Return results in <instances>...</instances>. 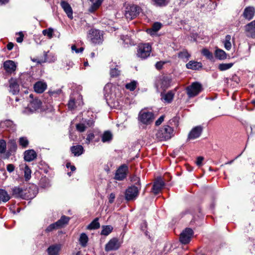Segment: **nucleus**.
<instances>
[{
    "instance_id": "6",
    "label": "nucleus",
    "mask_w": 255,
    "mask_h": 255,
    "mask_svg": "<svg viewBox=\"0 0 255 255\" xmlns=\"http://www.w3.org/2000/svg\"><path fill=\"white\" fill-rule=\"evenodd\" d=\"M154 119V115L152 112L141 111L138 114V120L142 124L150 125L153 122Z\"/></svg>"
},
{
    "instance_id": "53",
    "label": "nucleus",
    "mask_w": 255,
    "mask_h": 255,
    "mask_svg": "<svg viewBox=\"0 0 255 255\" xmlns=\"http://www.w3.org/2000/svg\"><path fill=\"white\" fill-rule=\"evenodd\" d=\"M95 138V135L93 133L90 132L87 134V137L85 140V143L87 144H89Z\"/></svg>"
},
{
    "instance_id": "13",
    "label": "nucleus",
    "mask_w": 255,
    "mask_h": 255,
    "mask_svg": "<svg viewBox=\"0 0 255 255\" xmlns=\"http://www.w3.org/2000/svg\"><path fill=\"white\" fill-rule=\"evenodd\" d=\"M203 128L201 126H196L193 128L188 135L187 140L196 139L200 136Z\"/></svg>"
},
{
    "instance_id": "34",
    "label": "nucleus",
    "mask_w": 255,
    "mask_h": 255,
    "mask_svg": "<svg viewBox=\"0 0 255 255\" xmlns=\"http://www.w3.org/2000/svg\"><path fill=\"white\" fill-rule=\"evenodd\" d=\"M70 220V218L65 215L62 216L59 220L56 222L59 228L67 225Z\"/></svg>"
},
{
    "instance_id": "31",
    "label": "nucleus",
    "mask_w": 255,
    "mask_h": 255,
    "mask_svg": "<svg viewBox=\"0 0 255 255\" xmlns=\"http://www.w3.org/2000/svg\"><path fill=\"white\" fill-rule=\"evenodd\" d=\"M101 138L103 142H109L112 140L113 134L109 130L105 131L101 135Z\"/></svg>"
},
{
    "instance_id": "35",
    "label": "nucleus",
    "mask_w": 255,
    "mask_h": 255,
    "mask_svg": "<svg viewBox=\"0 0 255 255\" xmlns=\"http://www.w3.org/2000/svg\"><path fill=\"white\" fill-rule=\"evenodd\" d=\"M216 58L219 60H224L227 58L226 53L222 49H217L215 52Z\"/></svg>"
},
{
    "instance_id": "14",
    "label": "nucleus",
    "mask_w": 255,
    "mask_h": 255,
    "mask_svg": "<svg viewBox=\"0 0 255 255\" xmlns=\"http://www.w3.org/2000/svg\"><path fill=\"white\" fill-rule=\"evenodd\" d=\"M0 128L4 130L11 132H14L16 129V125L14 124L13 121L9 120L0 122Z\"/></svg>"
},
{
    "instance_id": "32",
    "label": "nucleus",
    "mask_w": 255,
    "mask_h": 255,
    "mask_svg": "<svg viewBox=\"0 0 255 255\" xmlns=\"http://www.w3.org/2000/svg\"><path fill=\"white\" fill-rule=\"evenodd\" d=\"M10 199V196L7 191L3 189H0V204L2 202L6 203Z\"/></svg>"
},
{
    "instance_id": "1",
    "label": "nucleus",
    "mask_w": 255,
    "mask_h": 255,
    "mask_svg": "<svg viewBox=\"0 0 255 255\" xmlns=\"http://www.w3.org/2000/svg\"><path fill=\"white\" fill-rule=\"evenodd\" d=\"M174 135L173 128L168 125H164L160 128L155 133L156 139L158 141H164L170 139Z\"/></svg>"
},
{
    "instance_id": "7",
    "label": "nucleus",
    "mask_w": 255,
    "mask_h": 255,
    "mask_svg": "<svg viewBox=\"0 0 255 255\" xmlns=\"http://www.w3.org/2000/svg\"><path fill=\"white\" fill-rule=\"evenodd\" d=\"M151 52V45L149 43H144L138 46L137 56L141 59H145L150 56Z\"/></svg>"
},
{
    "instance_id": "4",
    "label": "nucleus",
    "mask_w": 255,
    "mask_h": 255,
    "mask_svg": "<svg viewBox=\"0 0 255 255\" xmlns=\"http://www.w3.org/2000/svg\"><path fill=\"white\" fill-rule=\"evenodd\" d=\"M141 189L140 186H136L135 185H132L128 186L125 191V198L127 201L135 200L139 195Z\"/></svg>"
},
{
    "instance_id": "60",
    "label": "nucleus",
    "mask_w": 255,
    "mask_h": 255,
    "mask_svg": "<svg viewBox=\"0 0 255 255\" xmlns=\"http://www.w3.org/2000/svg\"><path fill=\"white\" fill-rule=\"evenodd\" d=\"M8 143L10 144L11 148L15 149L17 147L16 141L14 139H10L8 141Z\"/></svg>"
},
{
    "instance_id": "20",
    "label": "nucleus",
    "mask_w": 255,
    "mask_h": 255,
    "mask_svg": "<svg viewBox=\"0 0 255 255\" xmlns=\"http://www.w3.org/2000/svg\"><path fill=\"white\" fill-rule=\"evenodd\" d=\"M165 185L164 181L161 179H159L154 182L152 187V191L155 195H157L163 188Z\"/></svg>"
},
{
    "instance_id": "47",
    "label": "nucleus",
    "mask_w": 255,
    "mask_h": 255,
    "mask_svg": "<svg viewBox=\"0 0 255 255\" xmlns=\"http://www.w3.org/2000/svg\"><path fill=\"white\" fill-rule=\"evenodd\" d=\"M58 229H59V228L55 222L49 225L45 229V232L48 233Z\"/></svg>"
},
{
    "instance_id": "44",
    "label": "nucleus",
    "mask_w": 255,
    "mask_h": 255,
    "mask_svg": "<svg viewBox=\"0 0 255 255\" xmlns=\"http://www.w3.org/2000/svg\"><path fill=\"white\" fill-rule=\"evenodd\" d=\"M233 63L220 64L218 68L221 71H225L230 69L233 66Z\"/></svg>"
},
{
    "instance_id": "15",
    "label": "nucleus",
    "mask_w": 255,
    "mask_h": 255,
    "mask_svg": "<svg viewBox=\"0 0 255 255\" xmlns=\"http://www.w3.org/2000/svg\"><path fill=\"white\" fill-rule=\"evenodd\" d=\"M9 91L13 95H16L19 92V85L16 79L11 78L9 80Z\"/></svg>"
},
{
    "instance_id": "11",
    "label": "nucleus",
    "mask_w": 255,
    "mask_h": 255,
    "mask_svg": "<svg viewBox=\"0 0 255 255\" xmlns=\"http://www.w3.org/2000/svg\"><path fill=\"white\" fill-rule=\"evenodd\" d=\"M128 167L126 164H122L116 170L114 179L118 181L124 180L127 176Z\"/></svg>"
},
{
    "instance_id": "54",
    "label": "nucleus",
    "mask_w": 255,
    "mask_h": 255,
    "mask_svg": "<svg viewBox=\"0 0 255 255\" xmlns=\"http://www.w3.org/2000/svg\"><path fill=\"white\" fill-rule=\"evenodd\" d=\"M76 129L80 132L84 131L87 128L84 123H79L76 126Z\"/></svg>"
},
{
    "instance_id": "29",
    "label": "nucleus",
    "mask_w": 255,
    "mask_h": 255,
    "mask_svg": "<svg viewBox=\"0 0 255 255\" xmlns=\"http://www.w3.org/2000/svg\"><path fill=\"white\" fill-rule=\"evenodd\" d=\"M186 67L187 69L197 70L202 67V64L195 61H190L186 64Z\"/></svg>"
},
{
    "instance_id": "28",
    "label": "nucleus",
    "mask_w": 255,
    "mask_h": 255,
    "mask_svg": "<svg viewBox=\"0 0 255 255\" xmlns=\"http://www.w3.org/2000/svg\"><path fill=\"white\" fill-rule=\"evenodd\" d=\"M161 26L162 24L160 22H155L153 24L151 28H149L146 30V32L150 35H154L158 30H160L161 28Z\"/></svg>"
},
{
    "instance_id": "23",
    "label": "nucleus",
    "mask_w": 255,
    "mask_h": 255,
    "mask_svg": "<svg viewBox=\"0 0 255 255\" xmlns=\"http://www.w3.org/2000/svg\"><path fill=\"white\" fill-rule=\"evenodd\" d=\"M91 3V6L88 9V11L93 13L96 11L102 5L104 0H89Z\"/></svg>"
},
{
    "instance_id": "43",
    "label": "nucleus",
    "mask_w": 255,
    "mask_h": 255,
    "mask_svg": "<svg viewBox=\"0 0 255 255\" xmlns=\"http://www.w3.org/2000/svg\"><path fill=\"white\" fill-rule=\"evenodd\" d=\"M178 57L185 61H187L190 57V54L186 50H183L179 52Z\"/></svg>"
},
{
    "instance_id": "25",
    "label": "nucleus",
    "mask_w": 255,
    "mask_h": 255,
    "mask_svg": "<svg viewBox=\"0 0 255 255\" xmlns=\"http://www.w3.org/2000/svg\"><path fill=\"white\" fill-rule=\"evenodd\" d=\"M3 67L5 70L9 73H12L16 70V65L11 60H7L4 62Z\"/></svg>"
},
{
    "instance_id": "9",
    "label": "nucleus",
    "mask_w": 255,
    "mask_h": 255,
    "mask_svg": "<svg viewBox=\"0 0 255 255\" xmlns=\"http://www.w3.org/2000/svg\"><path fill=\"white\" fill-rule=\"evenodd\" d=\"M122 243L118 238H113L106 244L105 250L107 252L117 251L120 249Z\"/></svg>"
},
{
    "instance_id": "33",
    "label": "nucleus",
    "mask_w": 255,
    "mask_h": 255,
    "mask_svg": "<svg viewBox=\"0 0 255 255\" xmlns=\"http://www.w3.org/2000/svg\"><path fill=\"white\" fill-rule=\"evenodd\" d=\"M174 93L172 91H169L165 94H161V99L164 100L165 102L170 103H171L174 97Z\"/></svg>"
},
{
    "instance_id": "49",
    "label": "nucleus",
    "mask_w": 255,
    "mask_h": 255,
    "mask_svg": "<svg viewBox=\"0 0 255 255\" xmlns=\"http://www.w3.org/2000/svg\"><path fill=\"white\" fill-rule=\"evenodd\" d=\"M202 54L209 60H212L213 59L212 53L206 48H204L202 50Z\"/></svg>"
},
{
    "instance_id": "39",
    "label": "nucleus",
    "mask_w": 255,
    "mask_h": 255,
    "mask_svg": "<svg viewBox=\"0 0 255 255\" xmlns=\"http://www.w3.org/2000/svg\"><path fill=\"white\" fill-rule=\"evenodd\" d=\"M231 36L230 35H227L225 39L223 41L224 47L227 50H230L232 48V43L231 42Z\"/></svg>"
},
{
    "instance_id": "50",
    "label": "nucleus",
    "mask_w": 255,
    "mask_h": 255,
    "mask_svg": "<svg viewBox=\"0 0 255 255\" xmlns=\"http://www.w3.org/2000/svg\"><path fill=\"white\" fill-rule=\"evenodd\" d=\"M53 29L49 28L48 29H44L42 31V33L44 36H47L49 38H51L53 36Z\"/></svg>"
},
{
    "instance_id": "17",
    "label": "nucleus",
    "mask_w": 255,
    "mask_h": 255,
    "mask_svg": "<svg viewBox=\"0 0 255 255\" xmlns=\"http://www.w3.org/2000/svg\"><path fill=\"white\" fill-rule=\"evenodd\" d=\"M245 28L248 37L255 38V20L247 24Z\"/></svg>"
},
{
    "instance_id": "42",
    "label": "nucleus",
    "mask_w": 255,
    "mask_h": 255,
    "mask_svg": "<svg viewBox=\"0 0 255 255\" xmlns=\"http://www.w3.org/2000/svg\"><path fill=\"white\" fill-rule=\"evenodd\" d=\"M24 176L25 181H28L31 177V170L27 165H25L24 168Z\"/></svg>"
},
{
    "instance_id": "51",
    "label": "nucleus",
    "mask_w": 255,
    "mask_h": 255,
    "mask_svg": "<svg viewBox=\"0 0 255 255\" xmlns=\"http://www.w3.org/2000/svg\"><path fill=\"white\" fill-rule=\"evenodd\" d=\"M19 144L23 147H26L29 143L28 140L25 137H21L19 139Z\"/></svg>"
},
{
    "instance_id": "2",
    "label": "nucleus",
    "mask_w": 255,
    "mask_h": 255,
    "mask_svg": "<svg viewBox=\"0 0 255 255\" xmlns=\"http://www.w3.org/2000/svg\"><path fill=\"white\" fill-rule=\"evenodd\" d=\"M113 89H115V87L111 84H107L104 89V96L109 106L111 107H118L119 106V102L116 99V96L115 94L111 93Z\"/></svg>"
},
{
    "instance_id": "61",
    "label": "nucleus",
    "mask_w": 255,
    "mask_h": 255,
    "mask_svg": "<svg viewBox=\"0 0 255 255\" xmlns=\"http://www.w3.org/2000/svg\"><path fill=\"white\" fill-rule=\"evenodd\" d=\"M164 116H160L155 122V125L156 126H159L164 121Z\"/></svg>"
},
{
    "instance_id": "45",
    "label": "nucleus",
    "mask_w": 255,
    "mask_h": 255,
    "mask_svg": "<svg viewBox=\"0 0 255 255\" xmlns=\"http://www.w3.org/2000/svg\"><path fill=\"white\" fill-rule=\"evenodd\" d=\"M136 86L137 82L133 80L128 83L126 84L125 87L126 89L129 90L131 91H133L136 89Z\"/></svg>"
},
{
    "instance_id": "48",
    "label": "nucleus",
    "mask_w": 255,
    "mask_h": 255,
    "mask_svg": "<svg viewBox=\"0 0 255 255\" xmlns=\"http://www.w3.org/2000/svg\"><path fill=\"white\" fill-rule=\"evenodd\" d=\"M130 181L133 183V185H135L136 186H141L140 179L139 177L136 175H133L130 177Z\"/></svg>"
},
{
    "instance_id": "22",
    "label": "nucleus",
    "mask_w": 255,
    "mask_h": 255,
    "mask_svg": "<svg viewBox=\"0 0 255 255\" xmlns=\"http://www.w3.org/2000/svg\"><path fill=\"white\" fill-rule=\"evenodd\" d=\"M255 13V8L252 6H248L244 9L243 15L245 19L250 20L253 18Z\"/></svg>"
},
{
    "instance_id": "26",
    "label": "nucleus",
    "mask_w": 255,
    "mask_h": 255,
    "mask_svg": "<svg viewBox=\"0 0 255 255\" xmlns=\"http://www.w3.org/2000/svg\"><path fill=\"white\" fill-rule=\"evenodd\" d=\"M34 91L37 93H42L47 88V84L43 81H38L34 85Z\"/></svg>"
},
{
    "instance_id": "10",
    "label": "nucleus",
    "mask_w": 255,
    "mask_h": 255,
    "mask_svg": "<svg viewBox=\"0 0 255 255\" xmlns=\"http://www.w3.org/2000/svg\"><path fill=\"white\" fill-rule=\"evenodd\" d=\"M89 37L91 39L92 42L95 44L101 43L103 39L101 31L95 29H92L89 31Z\"/></svg>"
},
{
    "instance_id": "56",
    "label": "nucleus",
    "mask_w": 255,
    "mask_h": 255,
    "mask_svg": "<svg viewBox=\"0 0 255 255\" xmlns=\"http://www.w3.org/2000/svg\"><path fill=\"white\" fill-rule=\"evenodd\" d=\"M166 63L165 61H160L156 63L155 66L156 69L159 70L163 67L164 64Z\"/></svg>"
},
{
    "instance_id": "38",
    "label": "nucleus",
    "mask_w": 255,
    "mask_h": 255,
    "mask_svg": "<svg viewBox=\"0 0 255 255\" xmlns=\"http://www.w3.org/2000/svg\"><path fill=\"white\" fill-rule=\"evenodd\" d=\"M79 241L81 246L83 247H86L88 242V237L87 235L84 233H82L80 235Z\"/></svg>"
},
{
    "instance_id": "55",
    "label": "nucleus",
    "mask_w": 255,
    "mask_h": 255,
    "mask_svg": "<svg viewBox=\"0 0 255 255\" xmlns=\"http://www.w3.org/2000/svg\"><path fill=\"white\" fill-rule=\"evenodd\" d=\"M68 108L70 110H73L76 107L75 101L74 98L70 97L69 102L68 103Z\"/></svg>"
},
{
    "instance_id": "16",
    "label": "nucleus",
    "mask_w": 255,
    "mask_h": 255,
    "mask_svg": "<svg viewBox=\"0 0 255 255\" xmlns=\"http://www.w3.org/2000/svg\"><path fill=\"white\" fill-rule=\"evenodd\" d=\"M62 248L60 244H55L50 245L47 249L48 255H59V252Z\"/></svg>"
},
{
    "instance_id": "19",
    "label": "nucleus",
    "mask_w": 255,
    "mask_h": 255,
    "mask_svg": "<svg viewBox=\"0 0 255 255\" xmlns=\"http://www.w3.org/2000/svg\"><path fill=\"white\" fill-rule=\"evenodd\" d=\"M170 84V79H168L166 77H163L162 78L160 79L156 86L157 88H160L163 90H165L169 87Z\"/></svg>"
},
{
    "instance_id": "36",
    "label": "nucleus",
    "mask_w": 255,
    "mask_h": 255,
    "mask_svg": "<svg viewBox=\"0 0 255 255\" xmlns=\"http://www.w3.org/2000/svg\"><path fill=\"white\" fill-rule=\"evenodd\" d=\"M100 224L99 222V218H96L87 227L88 230H96L100 228Z\"/></svg>"
},
{
    "instance_id": "12",
    "label": "nucleus",
    "mask_w": 255,
    "mask_h": 255,
    "mask_svg": "<svg viewBox=\"0 0 255 255\" xmlns=\"http://www.w3.org/2000/svg\"><path fill=\"white\" fill-rule=\"evenodd\" d=\"M194 234L193 230L189 228H187L184 230L180 234L179 240L183 244H188Z\"/></svg>"
},
{
    "instance_id": "52",
    "label": "nucleus",
    "mask_w": 255,
    "mask_h": 255,
    "mask_svg": "<svg viewBox=\"0 0 255 255\" xmlns=\"http://www.w3.org/2000/svg\"><path fill=\"white\" fill-rule=\"evenodd\" d=\"M6 141L4 139H0V153H4L6 151Z\"/></svg>"
},
{
    "instance_id": "62",
    "label": "nucleus",
    "mask_w": 255,
    "mask_h": 255,
    "mask_svg": "<svg viewBox=\"0 0 255 255\" xmlns=\"http://www.w3.org/2000/svg\"><path fill=\"white\" fill-rule=\"evenodd\" d=\"M6 169L9 173L13 172L14 170V166L12 164H8L6 166Z\"/></svg>"
},
{
    "instance_id": "37",
    "label": "nucleus",
    "mask_w": 255,
    "mask_h": 255,
    "mask_svg": "<svg viewBox=\"0 0 255 255\" xmlns=\"http://www.w3.org/2000/svg\"><path fill=\"white\" fill-rule=\"evenodd\" d=\"M102 229L101 235L106 236L109 235L113 230V227L111 225L102 226Z\"/></svg>"
},
{
    "instance_id": "24",
    "label": "nucleus",
    "mask_w": 255,
    "mask_h": 255,
    "mask_svg": "<svg viewBox=\"0 0 255 255\" xmlns=\"http://www.w3.org/2000/svg\"><path fill=\"white\" fill-rule=\"evenodd\" d=\"M37 154L33 149L26 150L24 153V159L25 161L30 162L36 158Z\"/></svg>"
},
{
    "instance_id": "64",
    "label": "nucleus",
    "mask_w": 255,
    "mask_h": 255,
    "mask_svg": "<svg viewBox=\"0 0 255 255\" xmlns=\"http://www.w3.org/2000/svg\"><path fill=\"white\" fill-rule=\"evenodd\" d=\"M204 160V158L202 156H199L197 158L196 163L197 165L200 166L202 165V161Z\"/></svg>"
},
{
    "instance_id": "5",
    "label": "nucleus",
    "mask_w": 255,
    "mask_h": 255,
    "mask_svg": "<svg viewBox=\"0 0 255 255\" xmlns=\"http://www.w3.org/2000/svg\"><path fill=\"white\" fill-rule=\"evenodd\" d=\"M29 97L32 100L30 101L27 107L23 111L24 113L28 115L33 114L38 110L40 108L42 104L39 99L37 98L33 99L32 94H30Z\"/></svg>"
},
{
    "instance_id": "63",
    "label": "nucleus",
    "mask_w": 255,
    "mask_h": 255,
    "mask_svg": "<svg viewBox=\"0 0 255 255\" xmlns=\"http://www.w3.org/2000/svg\"><path fill=\"white\" fill-rule=\"evenodd\" d=\"M18 34H19V37H18L17 38H16V41L18 42V43H21L22 42L23 40V34L22 33V32H19L18 33Z\"/></svg>"
},
{
    "instance_id": "18",
    "label": "nucleus",
    "mask_w": 255,
    "mask_h": 255,
    "mask_svg": "<svg viewBox=\"0 0 255 255\" xmlns=\"http://www.w3.org/2000/svg\"><path fill=\"white\" fill-rule=\"evenodd\" d=\"M60 5L64 12L66 13L68 17L70 19H72L73 18V10L69 3L66 1L63 0L61 1Z\"/></svg>"
},
{
    "instance_id": "27",
    "label": "nucleus",
    "mask_w": 255,
    "mask_h": 255,
    "mask_svg": "<svg viewBox=\"0 0 255 255\" xmlns=\"http://www.w3.org/2000/svg\"><path fill=\"white\" fill-rule=\"evenodd\" d=\"M70 150L75 156H79L82 155L84 151V148L81 145L72 146Z\"/></svg>"
},
{
    "instance_id": "40",
    "label": "nucleus",
    "mask_w": 255,
    "mask_h": 255,
    "mask_svg": "<svg viewBox=\"0 0 255 255\" xmlns=\"http://www.w3.org/2000/svg\"><path fill=\"white\" fill-rule=\"evenodd\" d=\"M154 4L157 6L163 7L167 5L170 0H152Z\"/></svg>"
},
{
    "instance_id": "57",
    "label": "nucleus",
    "mask_w": 255,
    "mask_h": 255,
    "mask_svg": "<svg viewBox=\"0 0 255 255\" xmlns=\"http://www.w3.org/2000/svg\"><path fill=\"white\" fill-rule=\"evenodd\" d=\"M71 50H72V52L74 51L76 53H81L83 51L84 48L81 47L80 48H77L76 46L75 45H73L71 46Z\"/></svg>"
},
{
    "instance_id": "3",
    "label": "nucleus",
    "mask_w": 255,
    "mask_h": 255,
    "mask_svg": "<svg viewBox=\"0 0 255 255\" xmlns=\"http://www.w3.org/2000/svg\"><path fill=\"white\" fill-rule=\"evenodd\" d=\"M141 8L136 4H129L126 6L124 10L126 18L128 20H132L136 17L141 12Z\"/></svg>"
},
{
    "instance_id": "21",
    "label": "nucleus",
    "mask_w": 255,
    "mask_h": 255,
    "mask_svg": "<svg viewBox=\"0 0 255 255\" xmlns=\"http://www.w3.org/2000/svg\"><path fill=\"white\" fill-rule=\"evenodd\" d=\"M12 195L15 198L24 199L26 197L24 190L22 188L19 186L14 187L12 189Z\"/></svg>"
},
{
    "instance_id": "30",
    "label": "nucleus",
    "mask_w": 255,
    "mask_h": 255,
    "mask_svg": "<svg viewBox=\"0 0 255 255\" xmlns=\"http://www.w3.org/2000/svg\"><path fill=\"white\" fill-rule=\"evenodd\" d=\"M110 75L112 77H116L120 75L121 70L120 67L115 63H113L110 66Z\"/></svg>"
},
{
    "instance_id": "59",
    "label": "nucleus",
    "mask_w": 255,
    "mask_h": 255,
    "mask_svg": "<svg viewBox=\"0 0 255 255\" xmlns=\"http://www.w3.org/2000/svg\"><path fill=\"white\" fill-rule=\"evenodd\" d=\"M178 4L181 6H185L188 3L191 2L193 0H179Z\"/></svg>"
},
{
    "instance_id": "46",
    "label": "nucleus",
    "mask_w": 255,
    "mask_h": 255,
    "mask_svg": "<svg viewBox=\"0 0 255 255\" xmlns=\"http://www.w3.org/2000/svg\"><path fill=\"white\" fill-rule=\"evenodd\" d=\"M40 184L41 187L43 188H48L51 186L49 180L46 178L41 179Z\"/></svg>"
},
{
    "instance_id": "8",
    "label": "nucleus",
    "mask_w": 255,
    "mask_h": 255,
    "mask_svg": "<svg viewBox=\"0 0 255 255\" xmlns=\"http://www.w3.org/2000/svg\"><path fill=\"white\" fill-rule=\"evenodd\" d=\"M186 90L188 97L192 98L198 95L202 91V86L200 83L195 82L188 86Z\"/></svg>"
},
{
    "instance_id": "58",
    "label": "nucleus",
    "mask_w": 255,
    "mask_h": 255,
    "mask_svg": "<svg viewBox=\"0 0 255 255\" xmlns=\"http://www.w3.org/2000/svg\"><path fill=\"white\" fill-rule=\"evenodd\" d=\"M61 92V90L58 89L54 91H49V93L50 96L56 97L57 95L60 94Z\"/></svg>"
},
{
    "instance_id": "41",
    "label": "nucleus",
    "mask_w": 255,
    "mask_h": 255,
    "mask_svg": "<svg viewBox=\"0 0 255 255\" xmlns=\"http://www.w3.org/2000/svg\"><path fill=\"white\" fill-rule=\"evenodd\" d=\"M121 39L123 41V44L125 46L131 44V39L130 37L127 35H121Z\"/></svg>"
}]
</instances>
